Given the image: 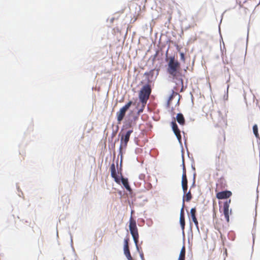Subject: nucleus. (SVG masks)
Wrapping results in <instances>:
<instances>
[{
	"instance_id": "f3484780",
	"label": "nucleus",
	"mask_w": 260,
	"mask_h": 260,
	"mask_svg": "<svg viewBox=\"0 0 260 260\" xmlns=\"http://www.w3.org/2000/svg\"><path fill=\"white\" fill-rule=\"evenodd\" d=\"M124 252L128 260H132V257L131 256L129 248L126 247V248H124Z\"/></svg>"
},
{
	"instance_id": "cd10ccee",
	"label": "nucleus",
	"mask_w": 260,
	"mask_h": 260,
	"mask_svg": "<svg viewBox=\"0 0 260 260\" xmlns=\"http://www.w3.org/2000/svg\"><path fill=\"white\" fill-rule=\"evenodd\" d=\"M183 173H185V174H186V169H185V166L183 165Z\"/></svg>"
},
{
	"instance_id": "9d476101",
	"label": "nucleus",
	"mask_w": 260,
	"mask_h": 260,
	"mask_svg": "<svg viewBox=\"0 0 260 260\" xmlns=\"http://www.w3.org/2000/svg\"><path fill=\"white\" fill-rule=\"evenodd\" d=\"M216 197L218 199L221 200V199H225L230 198L232 194V193L231 191L229 190H225V191H218L216 192Z\"/></svg>"
},
{
	"instance_id": "0eeeda50",
	"label": "nucleus",
	"mask_w": 260,
	"mask_h": 260,
	"mask_svg": "<svg viewBox=\"0 0 260 260\" xmlns=\"http://www.w3.org/2000/svg\"><path fill=\"white\" fill-rule=\"evenodd\" d=\"M231 202V200L226 201L224 203L223 206V212L227 222H229L230 221L229 208Z\"/></svg>"
},
{
	"instance_id": "b1692460",
	"label": "nucleus",
	"mask_w": 260,
	"mask_h": 260,
	"mask_svg": "<svg viewBox=\"0 0 260 260\" xmlns=\"http://www.w3.org/2000/svg\"><path fill=\"white\" fill-rule=\"evenodd\" d=\"M129 248L128 247V239H125L124 240V248Z\"/></svg>"
},
{
	"instance_id": "6e6552de",
	"label": "nucleus",
	"mask_w": 260,
	"mask_h": 260,
	"mask_svg": "<svg viewBox=\"0 0 260 260\" xmlns=\"http://www.w3.org/2000/svg\"><path fill=\"white\" fill-rule=\"evenodd\" d=\"M226 187V181L224 178H219L216 184L215 192L221 191Z\"/></svg>"
},
{
	"instance_id": "aec40b11",
	"label": "nucleus",
	"mask_w": 260,
	"mask_h": 260,
	"mask_svg": "<svg viewBox=\"0 0 260 260\" xmlns=\"http://www.w3.org/2000/svg\"><path fill=\"white\" fill-rule=\"evenodd\" d=\"M221 154H224V151L223 149H221L220 151L219 155L217 156H216V160L218 162H219L220 156H221Z\"/></svg>"
},
{
	"instance_id": "393cba45",
	"label": "nucleus",
	"mask_w": 260,
	"mask_h": 260,
	"mask_svg": "<svg viewBox=\"0 0 260 260\" xmlns=\"http://www.w3.org/2000/svg\"><path fill=\"white\" fill-rule=\"evenodd\" d=\"M180 59L182 61H183V62H185V58L184 54L183 52L180 53Z\"/></svg>"
},
{
	"instance_id": "1a4fd4ad",
	"label": "nucleus",
	"mask_w": 260,
	"mask_h": 260,
	"mask_svg": "<svg viewBox=\"0 0 260 260\" xmlns=\"http://www.w3.org/2000/svg\"><path fill=\"white\" fill-rule=\"evenodd\" d=\"M171 126L173 132L176 135L178 140L180 142L181 141V135L180 134V131L175 121H173L171 122Z\"/></svg>"
},
{
	"instance_id": "20e7f679",
	"label": "nucleus",
	"mask_w": 260,
	"mask_h": 260,
	"mask_svg": "<svg viewBox=\"0 0 260 260\" xmlns=\"http://www.w3.org/2000/svg\"><path fill=\"white\" fill-rule=\"evenodd\" d=\"M132 104V101H129L124 106L121 108L119 111L116 113L117 120L118 124L121 123V121L125 115L126 111L129 108Z\"/></svg>"
},
{
	"instance_id": "dca6fc26",
	"label": "nucleus",
	"mask_w": 260,
	"mask_h": 260,
	"mask_svg": "<svg viewBox=\"0 0 260 260\" xmlns=\"http://www.w3.org/2000/svg\"><path fill=\"white\" fill-rule=\"evenodd\" d=\"M186 195L183 197V203H184V201L189 202L192 199V195L191 194L190 190H189L188 192H186Z\"/></svg>"
},
{
	"instance_id": "4468645a",
	"label": "nucleus",
	"mask_w": 260,
	"mask_h": 260,
	"mask_svg": "<svg viewBox=\"0 0 260 260\" xmlns=\"http://www.w3.org/2000/svg\"><path fill=\"white\" fill-rule=\"evenodd\" d=\"M121 180L122 184L125 187V188L127 190H130L131 187L129 185L128 179L127 178H124L122 176H121Z\"/></svg>"
},
{
	"instance_id": "39448f33",
	"label": "nucleus",
	"mask_w": 260,
	"mask_h": 260,
	"mask_svg": "<svg viewBox=\"0 0 260 260\" xmlns=\"http://www.w3.org/2000/svg\"><path fill=\"white\" fill-rule=\"evenodd\" d=\"M133 133V130H128L125 134H122L120 139L121 146L120 148L122 147H126L127 145V143L129 140V137L131 134Z\"/></svg>"
},
{
	"instance_id": "9b49d317",
	"label": "nucleus",
	"mask_w": 260,
	"mask_h": 260,
	"mask_svg": "<svg viewBox=\"0 0 260 260\" xmlns=\"http://www.w3.org/2000/svg\"><path fill=\"white\" fill-rule=\"evenodd\" d=\"M110 171H111V176L112 178L114 179L115 181L118 183L120 184V179L117 176L116 174V168L115 164L113 163L110 167Z\"/></svg>"
},
{
	"instance_id": "a211bd4d",
	"label": "nucleus",
	"mask_w": 260,
	"mask_h": 260,
	"mask_svg": "<svg viewBox=\"0 0 260 260\" xmlns=\"http://www.w3.org/2000/svg\"><path fill=\"white\" fill-rule=\"evenodd\" d=\"M180 222L182 231L184 230L185 222L184 216H180Z\"/></svg>"
},
{
	"instance_id": "bb28decb",
	"label": "nucleus",
	"mask_w": 260,
	"mask_h": 260,
	"mask_svg": "<svg viewBox=\"0 0 260 260\" xmlns=\"http://www.w3.org/2000/svg\"><path fill=\"white\" fill-rule=\"evenodd\" d=\"M173 95H171L170 98H169V99L168 100V105L169 106H170V101L172 100V99H173Z\"/></svg>"
},
{
	"instance_id": "5701e85b",
	"label": "nucleus",
	"mask_w": 260,
	"mask_h": 260,
	"mask_svg": "<svg viewBox=\"0 0 260 260\" xmlns=\"http://www.w3.org/2000/svg\"><path fill=\"white\" fill-rule=\"evenodd\" d=\"M191 218H192V220L193 222L194 223L195 225L198 227V221L196 218V216H193V217H191Z\"/></svg>"
},
{
	"instance_id": "ddd939ff",
	"label": "nucleus",
	"mask_w": 260,
	"mask_h": 260,
	"mask_svg": "<svg viewBox=\"0 0 260 260\" xmlns=\"http://www.w3.org/2000/svg\"><path fill=\"white\" fill-rule=\"evenodd\" d=\"M176 120L178 123L181 126H183L185 124V120L183 115L182 113H178L176 115Z\"/></svg>"
},
{
	"instance_id": "423d86ee",
	"label": "nucleus",
	"mask_w": 260,
	"mask_h": 260,
	"mask_svg": "<svg viewBox=\"0 0 260 260\" xmlns=\"http://www.w3.org/2000/svg\"><path fill=\"white\" fill-rule=\"evenodd\" d=\"M226 137L225 133L222 132L220 133L217 137L216 141V144L217 147H221L222 148H224L225 145Z\"/></svg>"
},
{
	"instance_id": "f03ea898",
	"label": "nucleus",
	"mask_w": 260,
	"mask_h": 260,
	"mask_svg": "<svg viewBox=\"0 0 260 260\" xmlns=\"http://www.w3.org/2000/svg\"><path fill=\"white\" fill-rule=\"evenodd\" d=\"M151 92V88L149 84H146L143 86L139 94V98L141 104H147Z\"/></svg>"
},
{
	"instance_id": "2eb2a0df",
	"label": "nucleus",
	"mask_w": 260,
	"mask_h": 260,
	"mask_svg": "<svg viewBox=\"0 0 260 260\" xmlns=\"http://www.w3.org/2000/svg\"><path fill=\"white\" fill-rule=\"evenodd\" d=\"M185 247L183 246L181 249L178 260H185Z\"/></svg>"
},
{
	"instance_id": "7ed1b4c3",
	"label": "nucleus",
	"mask_w": 260,
	"mask_h": 260,
	"mask_svg": "<svg viewBox=\"0 0 260 260\" xmlns=\"http://www.w3.org/2000/svg\"><path fill=\"white\" fill-rule=\"evenodd\" d=\"M129 228L131 234L132 235L135 244L137 246L139 236L138 228L137 227L136 221L133 218L132 216H131L129 219Z\"/></svg>"
},
{
	"instance_id": "a878e982",
	"label": "nucleus",
	"mask_w": 260,
	"mask_h": 260,
	"mask_svg": "<svg viewBox=\"0 0 260 260\" xmlns=\"http://www.w3.org/2000/svg\"><path fill=\"white\" fill-rule=\"evenodd\" d=\"M184 203H183L182 207L180 211V216H184Z\"/></svg>"
},
{
	"instance_id": "f8f14e48",
	"label": "nucleus",
	"mask_w": 260,
	"mask_h": 260,
	"mask_svg": "<svg viewBox=\"0 0 260 260\" xmlns=\"http://www.w3.org/2000/svg\"><path fill=\"white\" fill-rule=\"evenodd\" d=\"M181 183L183 192L185 193L187 191L188 187L187 176L185 173H182Z\"/></svg>"
},
{
	"instance_id": "f257e3e1",
	"label": "nucleus",
	"mask_w": 260,
	"mask_h": 260,
	"mask_svg": "<svg viewBox=\"0 0 260 260\" xmlns=\"http://www.w3.org/2000/svg\"><path fill=\"white\" fill-rule=\"evenodd\" d=\"M167 72L171 75L176 83L175 89L176 91H183V80L180 63L175 59L174 57H171L168 62Z\"/></svg>"
},
{
	"instance_id": "6ab92c4d",
	"label": "nucleus",
	"mask_w": 260,
	"mask_h": 260,
	"mask_svg": "<svg viewBox=\"0 0 260 260\" xmlns=\"http://www.w3.org/2000/svg\"><path fill=\"white\" fill-rule=\"evenodd\" d=\"M253 133H254V135L255 136V137L257 138L260 139V137H259V134L258 133V128H257V126L256 124H254L253 126Z\"/></svg>"
},
{
	"instance_id": "4be33fe9",
	"label": "nucleus",
	"mask_w": 260,
	"mask_h": 260,
	"mask_svg": "<svg viewBox=\"0 0 260 260\" xmlns=\"http://www.w3.org/2000/svg\"><path fill=\"white\" fill-rule=\"evenodd\" d=\"M196 208H191V210H190L191 216V217L196 216Z\"/></svg>"
},
{
	"instance_id": "412c9836",
	"label": "nucleus",
	"mask_w": 260,
	"mask_h": 260,
	"mask_svg": "<svg viewBox=\"0 0 260 260\" xmlns=\"http://www.w3.org/2000/svg\"><path fill=\"white\" fill-rule=\"evenodd\" d=\"M146 104H142V106H141V108H140L139 110H138V114L141 113L143 112L144 109V108L145 107Z\"/></svg>"
}]
</instances>
